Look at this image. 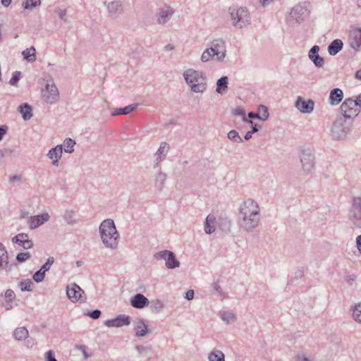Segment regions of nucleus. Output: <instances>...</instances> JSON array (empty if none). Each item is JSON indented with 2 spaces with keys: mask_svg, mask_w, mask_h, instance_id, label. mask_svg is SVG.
<instances>
[{
  "mask_svg": "<svg viewBox=\"0 0 361 361\" xmlns=\"http://www.w3.org/2000/svg\"><path fill=\"white\" fill-rule=\"evenodd\" d=\"M238 224L244 231L252 232L260 225L262 215L259 203L252 199L247 198L243 201L238 209Z\"/></svg>",
  "mask_w": 361,
  "mask_h": 361,
  "instance_id": "f257e3e1",
  "label": "nucleus"
},
{
  "mask_svg": "<svg viewBox=\"0 0 361 361\" xmlns=\"http://www.w3.org/2000/svg\"><path fill=\"white\" fill-rule=\"evenodd\" d=\"M99 234L104 246L109 250H116L118 247L120 234L111 219L102 221L99 226Z\"/></svg>",
  "mask_w": 361,
  "mask_h": 361,
  "instance_id": "f03ea898",
  "label": "nucleus"
},
{
  "mask_svg": "<svg viewBox=\"0 0 361 361\" xmlns=\"http://www.w3.org/2000/svg\"><path fill=\"white\" fill-rule=\"evenodd\" d=\"M183 77L191 92L203 94L207 90V77L204 71L188 68L183 72Z\"/></svg>",
  "mask_w": 361,
  "mask_h": 361,
  "instance_id": "7ed1b4c3",
  "label": "nucleus"
},
{
  "mask_svg": "<svg viewBox=\"0 0 361 361\" xmlns=\"http://www.w3.org/2000/svg\"><path fill=\"white\" fill-rule=\"evenodd\" d=\"M231 24L236 28L243 29L251 24L249 11L245 7L232 6L228 8Z\"/></svg>",
  "mask_w": 361,
  "mask_h": 361,
  "instance_id": "20e7f679",
  "label": "nucleus"
},
{
  "mask_svg": "<svg viewBox=\"0 0 361 361\" xmlns=\"http://www.w3.org/2000/svg\"><path fill=\"white\" fill-rule=\"evenodd\" d=\"M309 13L310 11L305 3L298 4L286 15V23L289 27H296L308 17Z\"/></svg>",
  "mask_w": 361,
  "mask_h": 361,
  "instance_id": "39448f33",
  "label": "nucleus"
},
{
  "mask_svg": "<svg viewBox=\"0 0 361 361\" xmlns=\"http://www.w3.org/2000/svg\"><path fill=\"white\" fill-rule=\"evenodd\" d=\"M353 121L338 116L332 124L331 134L334 138L343 140L347 137L351 131Z\"/></svg>",
  "mask_w": 361,
  "mask_h": 361,
  "instance_id": "423d86ee",
  "label": "nucleus"
},
{
  "mask_svg": "<svg viewBox=\"0 0 361 361\" xmlns=\"http://www.w3.org/2000/svg\"><path fill=\"white\" fill-rule=\"evenodd\" d=\"M299 159L303 173L310 175L315 169V156L310 148L302 149L299 152Z\"/></svg>",
  "mask_w": 361,
  "mask_h": 361,
  "instance_id": "0eeeda50",
  "label": "nucleus"
},
{
  "mask_svg": "<svg viewBox=\"0 0 361 361\" xmlns=\"http://www.w3.org/2000/svg\"><path fill=\"white\" fill-rule=\"evenodd\" d=\"M348 219L354 228H361V197H353L348 214Z\"/></svg>",
  "mask_w": 361,
  "mask_h": 361,
  "instance_id": "6e6552de",
  "label": "nucleus"
},
{
  "mask_svg": "<svg viewBox=\"0 0 361 361\" xmlns=\"http://www.w3.org/2000/svg\"><path fill=\"white\" fill-rule=\"evenodd\" d=\"M341 115L339 116L354 121V119L359 115L361 109L354 102V98H347L341 104L339 108Z\"/></svg>",
  "mask_w": 361,
  "mask_h": 361,
  "instance_id": "1a4fd4ad",
  "label": "nucleus"
},
{
  "mask_svg": "<svg viewBox=\"0 0 361 361\" xmlns=\"http://www.w3.org/2000/svg\"><path fill=\"white\" fill-rule=\"evenodd\" d=\"M42 98L44 102L49 104H54L59 102V92L53 80L48 82L42 89Z\"/></svg>",
  "mask_w": 361,
  "mask_h": 361,
  "instance_id": "9d476101",
  "label": "nucleus"
},
{
  "mask_svg": "<svg viewBox=\"0 0 361 361\" xmlns=\"http://www.w3.org/2000/svg\"><path fill=\"white\" fill-rule=\"evenodd\" d=\"M216 55V61L223 63L226 56V43L222 38L213 39L207 45Z\"/></svg>",
  "mask_w": 361,
  "mask_h": 361,
  "instance_id": "9b49d317",
  "label": "nucleus"
},
{
  "mask_svg": "<svg viewBox=\"0 0 361 361\" xmlns=\"http://www.w3.org/2000/svg\"><path fill=\"white\" fill-rule=\"evenodd\" d=\"M153 257L156 260H164L165 265L168 269H173L180 267V262L172 251L168 250H161L156 252Z\"/></svg>",
  "mask_w": 361,
  "mask_h": 361,
  "instance_id": "f8f14e48",
  "label": "nucleus"
},
{
  "mask_svg": "<svg viewBox=\"0 0 361 361\" xmlns=\"http://www.w3.org/2000/svg\"><path fill=\"white\" fill-rule=\"evenodd\" d=\"M66 295L72 302L84 303L86 301L84 290L76 283L67 286Z\"/></svg>",
  "mask_w": 361,
  "mask_h": 361,
  "instance_id": "ddd939ff",
  "label": "nucleus"
},
{
  "mask_svg": "<svg viewBox=\"0 0 361 361\" xmlns=\"http://www.w3.org/2000/svg\"><path fill=\"white\" fill-rule=\"evenodd\" d=\"M175 13L173 7L168 4H164L160 6L156 13L157 23L159 25H164L167 23Z\"/></svg>",
  "mask_w": 361,
  "mask_h": 361,
  "instance_id": "4468645a",
  "label": "nucleus"
},
{
  "mask_svg": "<svg viewBox=\"0 0 361 361\" xmlns=\"http://www.w3.org/2000/svg\"><path fill=\"white\" fill-rule=\"evenodd\" d=\"M314 102L311 99H305L299 96L295 102V107L301 113L310 114L314 109Z\"/></svg>",
  "mask_w": 361,
  "mask_h": 361,
  "instance_id": "2eb2a0df",
  "label": "nucleus"
},
{
  "mask_svg": "<svg viewBox=\"0 0 361 361\" xmlns=\"http://www.w3.org/2000/svg\"><path fill=\"white\" fill-rule=\"evenodd\" d=\"M169 149L170 145L167 142H161L159 147L154 154L155 159L153 167L154 169L159 167L161 162L166 159Z\"/></svg>",
  "mask_w": 361,
  "mask_h": 361,
  "instance_id": "dca6fc26",
  "label": "nucleus"
},
{
  "mask_svg": "<svg viewBox=\"0 0 361 361\" xmlns=\"http://www.w3.org/2000/svg\"><path fill=\"white\" fill-rule=\"evenodd\" d=\"M319 46L314 45L308 52V58L317 68H322L325 65V60L319 54Z\"/></svg>",
  "mask_w": 361,
  "mask_h": 361,
  "instance_id": "f3484780",
  "label": "nucleus"
},
{
  "mask_svg": "<svg viewBox=\"0 0 361 361\" xmlns=\"http://www.w3.org/2000/svg\"><path fill=\"white\" fill-rule=\"evenodd\" d=\"M133 331L136 337H145L150 331L148 329L147 322L144 319H136L133 322Z\"/></svg>",
  "mask_w": 361,
  "mask_h": 361,
  "instance_id": "a211bd4d",
  "label": "nucleus"
},
{
  "mask_svg": "<svg viewBox=\"0 0 361 361\" xmlns=\"http://www.w3.org/2000/svg\"><path fill=\"white\" fill-rule=\"evenodd\" d=\"M130 324V317L126 314H119L116 318L108 319L104 322L107 327H122Z\"/></svg>",
  "mask_w": 361,
  "mask_h": 361,
  "instance_id": "6ab92c4d",
  "label": "nucleus"
},
{
  "mask_svg": "<svg viewBox=\"0 0 361 361\" xmlns=\"http://www.w3.org/2000/svg\"><path fill=\"white\" fill-rule=\"evenodd\" d=\"M350 47L355 51L360 50L361 47V28L355 27L350 31L349 34Z\"/></svg>",
  "mask_w": 361,
  "mask_h": 361,
  "instance_id": "aec40b11",
  "label": "nucleus"
},
{
  "mask_svg": "<svg viewBox=\"0 0 361 361\" xmlns=\"http://www.w3.org/2000/svg\"><path fill=\"white\" fill-rule=\"evenodd\" d=\"M50 219V216L47 212L30 216L27 221L29 228L32 230L36 229L40 226L47 222Z\"/></svg>",
  "mask_w": 361,
  "mask_h": 361,
  "instance_id": "412c9836",
  "label": "nucleus"
},
{
  "mask_svg": "<svg viewBox=\"0 0 361 361\" xmlns=\"http://www.w3.org/2000/svg\"><path fill=\"white\" fill-rule=\"evenodd\" d=\"M13 266V264L8 262V255L6 249L3 244L0 243V269H4L6 273H9Z\"/></svg>",
  "mask_w": 361,
  "mask_h": 361,
  "instance_id": "4be33fe9",
  "label": "nucleus"
},
{
  "mask_svg": "<svg viewBox=\"0 0 361 361\" xmlns=\"http://www.w3.org/2000/svg\"><path fill=\"white\" fill-rule=\"evenodd\" d=\"M62 146L56 145V147L51 148L47 155L51 161V164L55 167H58L59 161L62 157Z\"/></svg>",
  "mask_w": 361,
  "mask_h": 361,
  "instance_id": "5701e85b",
  "label": "nucleus"
},
{
  "mask_svg": "<svg viewBox=\"0 0 361 361\" xmlns=\"http://www.w3.org/2000/svg\"><path fill=\"white\" fill-rule=\"evenodd\" d=\"M149 304V300L142 293H137L130 298V305L136 309H142Z\"/></svg>",
  "mask_w": 361,
  "mask_h": 361,
  "instance_id": "b1692460",
  "label": "nucleus"
},
{
  "mask_svg": "<svg viewBox=\"0 0 361 361\" xmlns=\"http://www.w3.org/2000/svg\"><path fill=\"white\" fill-rule=\"evenodd\" d=\"M1 297L4 298V300L1 301L2 307L7 311L12 310L13 307V302L16 298L14 291L11 289H7Z\"/></svg>",
  "mask_w": 361,
  "mask_h": 361,
  "instance_id": "393cba45",
  "label": "nucleus"
},
{
  "mask_svg": "<svg viewBox=\"0 0 361 361\" xmlns=\"http://www.w3.org/2000/svg\"><path fill=\"white\" fill-rule=\"evenodd\" d=\"M107 10L109 15L116 18L123 13V5L120 0H115L107 4Z\"/></svg>",
  "mask_w": 361,
  "mask_h": 361,
  "instance_id": "a878e982",
  "label": "nucleus"
},
{
  "mask_svg": "<svg viewBox=\"0 0 361 361\" xmlns=\"http://www.w3.org/2000/svg\"><path fill=\"white\" fill-rule=\"evenodd\" d=\"M135 350L139 357L149 359L153 355V348L150 345L138 344L135 346Z\"/></svg>",
  "mask_w": 361,
  "mask_h": 361,
  "instance_id": "bb28decb",
  "label": "nucleus"
},
{
  "mask_svg": "<svg viewBox=\"0 0 361 361\" xmlns=\"http://www.w3.org/2000/svg\"><path fill=\"white\" fill-rule=\"evenodd\" d=\"M343 99V92L340 88H334L330 91L329 103L331 106L338 105Z\"/></svg>",
  "mask_w": 361,
  "mask_h": 361,
  "instance_id": "cd10ccee",
  "label": "nucleus"
},
{
  "mask_svg": "<svg viewBox=\"0 0 361 361\" xmlns=\"http://www.w3.org/2000/svg\"><path fill=\"white\" fill-rule=\"evenodd\" d=\"M351 318L357 324H361V302L351 305L350 309Z\"/></svg>",
  "mask_w": 361,
  "mask_h": 361,
  "instance_id": "c85d7f7f",
  "label": "nucleus"
},
{
  "mask_svg": "<svg viewBox=\"0 0 361 361\" xmlns=\"http://www.w3.org/2000/svg\"><path fill=\"white\" fill-rule=\"evenodd\" d=\"M216 217L214 214H209L205 220L204 230L206 233L212 234L216 230Z\"/></svg>",
  "mask_w": 361,
  "mask_h": 361,
  "instance_id": "c756f323",
  "label": "nucleus"
},
{
  "mask_svg": "<svg viewBox=\"0 0 361 361\" xmlns=\"http://www.w3.org/2000/svg\"><path fill=\"white\" fill-rule=\"evenodd\" d=\"M219 316L226 324H233L237 320L235 314L232 311H220Z\"/></svg>",
  "mask_w": 361,
  "mask_h": 361,
  "instance_id": "7c9ffc66",
  "label": "nucleus"
},
{
  "mask_svg": "<svg viewBox=\"0 0 361 361\" xmlns=\"http://www.w3.org/2000/svg\"><path fill=\"white\" fill-rule=\"evenodd\" d=\"M343 43L342 40L336 39L328 46V52L331 56H335L343 49Z\"/></svg>",
  "mask_w": 361,
  "mask_h": 361,
  "instance_id": "2f4dec72",
  "label": "nucleus"
},
{
  "mask_svg": "<svg viewBox=\"0 0 361 361\" xmlns=\"http://www.w3.org/2000/svg\"><path fill=\"white\" fill-rule=\"evenodd\" d=\"M228 78L227 76H222L216 81V92L224 94L228 91Z\"/></svg>",
  "mask_w": 361,
  "mask_h": 361,
  "instance_id": "473e14b6",
  "label": "nucleus"
},
{
  "mask_svg": "<svg viewBox=\"0 0 361 361\" xmlns=\"http://www.w3.org/2000/svg\"><path fill=\"white\" fill-rule=\"evenodd\" d=\"M18 110L22 114V117L25 121H28L32 117V107L27 103L20 105Z\"/></svg>",
  "mask_w": 361,
  "mask_h": 361,
  "instance_id": "72a5a7b5",
  "label": "nucleus"
},
{
  "mask_svg": "<svg viewBox=\"0 0 361 361\" xmlns=\"http://www.w3.org/2000/svg\"><path fill=\"white\" fill-rule=\"evenodd\" d=\"M28 336V330L25 326L18 327L13 332V336L18 341L25 340Z\"/></svg>",
  "mask_w": 361,
  "mask_h": 361,
  "instance_id": "f704fd0d",
  "label": "nucleus"
},
{
  "mask_svg": "<svg viewBox=\"0 0 361 361\" xmlns=\"http://www.w3.org/2000/svg\"><path fill=\"white\" fill-rule=\"evenodd\" d=\"M167 178V174L159 170L154 176V185L159 190H161L164 187L165 181Z\"/></svg>",
  "mask_w": 361,
  "mask_h": 361,
  "instance_id": "c9c22d12",
  "label": "nucleus"
},
{
  "mask_svg": "<svg viewBox=\"0 0 361 361\" xmlns=\"http://www.w3.org/2000/svg\"><path fill=\"white\" fill-rule=\"evenodd\" d=\"M63 219L68 225H74L78 222L75 217V212L73 209L65 210L63 214Z\"/></svg>",
  "mask_w": 361,
  "mask_h": 361,
  "instance_id": "e433bc0d",
  "label": "nucleus"
},
{
  "mask_svg": "<svg viewBox=\"0 0 361 361\" xmlns=\"http://www.w3.org/2000/svg\"><path fill=\"white\" fill-rule=\"evenodd\" d=\"M137 104H130L122 108L116 109L112 113V116H116L118 115H127L133 112L137 107Z\"/></svg>",
  "mask_w": 361,
  "mask_h": 361,
  "instance_id": "4c0bfd02",
  "label": "nucleus"
},
{
  "mask_svg": "<svg viewBox=\"0 0 361 361\" xmlns=\"http://www.w3.org/2000/svg\"><path fill=\"white\" fill-rule=\"evenodd\" d=\"M212 60L216 61V55L212 49L207 46V47L202 52L200 61L202 63H207Z\"/></svg>",
  "mask_w": 361,
  "mask_h": 361,
  "instance_id": "58836bf2",
  "label": "nucleus"
},
{
  "mask_svg": "<svg viewBox=\"0 0 361 361\" xmlns=\"http://www.w3.org/2000/svg\"><path fill=\"white\" fill-rule=\"evenodd\" d=\"M22 55L23 56V59L27 62H34L36 61L35 48L34 47H30L23 51Z\"/></svg>",
  "mask_w": 361,
  "mask_h": 361,
  "instance_id": "ea45409f",
  "label": "nucleus"
},
{
  "mask_svg": "<svg viewBox=\"0 0 361 361\" xmlns=\"http://www.w3.org/2000/svg\"><path fill=\"white\" fill-rule=\"evenodd\" d=\"M209 361H225V356L224 353L217 349H214L209 353Z\"/></svg>",
  "mask_w": 361,
  "mask_h": 361,
  "instance_id": "a19ab883",
  "label": "nucleus"
},
{
  "mask_svg": "<svg viewBox=\"0 0 361 361\" xmlns=\"http://www.w3.org/2000/svg\"><path fill=\"white\" fill-rule=\"evenodd\" d=\"M62 146V150L65 152L71 154L74 152V146L75 145V141L70 137L66 138L63 140V144L60 145Z\"/></svg>",
  "mask_w": 361,
  "mask_h": 361,
  "instance_id": "79ce46f5",
  "label": "nucleus"
},
{
  "mask_svg": "<svg viewBox=\"0 0 361 361\" xmlns=\"http://www.w3.org/2000/svg\"><path fill=\"white\" fill-rule=\"evenodd\" d=\"M41 4L40 0H24L23 7L24 9L33 10Z\"/></svg>",
  "mask_w": 361,
  "mask_h": 361,
  "instance_id": "37998d69",
  "label": "nucleus"
},
{
  "mask_svg": "<svg viewBox=\"0 0 361 361\" xmlns=\"http://www.w3.org/2000/svg\"><path fill=\"white\" fill-rule=\"evenodd\" d=\"M258 114H259L260 120L265 121L269 116L268 108L264 105H259L258 106Z\"/></svg>",
  "mask_w": 361,
  "mask_h": 361,
  "instance_id": "c03bdc74",
  "label": "nucleus"
},
{
  "mask_svg": "<svg viewBox=\"0 0 361 361\" xmlns=\"http://www.w3.org/2000/svg\"><path fill=\"white\" fill-rule=\"evenodd\" d=\"M228 138L236 143H241L243 142V139L239 135L238 133L235 130H230L227 134Z\"/></svg>",
  "mask_w": 361,
  "mask_h": 361,
  "instance_id": "a18cd8bd",
  "label": "nucleus"
},
{
  "mask_svg": "<svg viewBox=\"0 0 361 361\" xmlns=\"http://www.w3.org/2000/svg\"><path fill=\"white\" fill-rule=\"evenodd\" d=\"M29 240L28 235L27 233H21L14 236L12 238L13 243H16L18 245H21L24 242H26Z\"/></svg>",
  "mask_w": 361,
  "mask_h": 361,
  "instance_id": "49530a36",
  "label": "nucleus"
},
{
  "mask_svg": "<svg viewBox=\"0 0 361 361\" xmlns=\"http://www.w3.org/2000/svg\"><path fill=\"white\" fill-rule=\"evenodd\" d=\"M33 283L30 279L23 280L19 283V287L21 291H31Z\"/></svg>",
  "mask_w": 361,
  "mask_h": 361,
  "instance_id": "de8ad7c7",
  "label": "nucleus"
},
{
  "mask_svg": "<svg viewBox=\"0 0 361 361\" xmlns=\"http://www.w3.org/2000/svg\"><path fill=\"white\" fill-rule=\"evenodd\" d=\"M45 277V272L40 269L33 274V280L37 283L42 282Z\"/></svg>",
  "mask_w": 361,
  "mask_h": 361,
  "instance_id": "09e8293b",
  "label": "nucleus"
},
{
  "mask_svg": "<svg viewBox=\"0 0 361 361\" xmlns=\"http://www.w3.org/2000/svg\"><path fill=\"white\" fill-rule=\"evenodd\" d=\"M31 257L30 252H20V253H18L16 256V260L21 263V262H23L25 261H26L27 259H30Z\"/></svg>",
  "mask_w": 361,
  "mask_h": 361,
  "instance_id": "8fccbe9b",
  "label": "nucleus"
},
{
  "mask_svg": "<svg viewBox=\"0 0 361 361\" xmlns=\"http://www.w3.org/2000/svg\"><path fill=\"white\" fill-rule=\"evenodd\" d=\"M20 78L21 73L19 71H15L12 75V77L9 81V84L11 85H16Z\"/></svg>",
  "mask_w": 361,
  "mask_h": 361,
  "instance_id": "3c124183",
  "label": "nucleus"
},
{
  "mask_svg": "<svg viewBox=\"0 0 361 361\" xmlns=\"http://www.w3.org/2000/svg\"><path fill=\"white\" fill-rule=\"evenodd\" d=\"M54 262V258L53 257H49L47 262L43 264L41 267V269L46 273V271H49Z\"/></svg>",
  "mask_w": 361,
  "mask_h": 361,
  "instance_id": "603ef678",
  "label": "nucleus"
},
{
  "mask_svg": "<svg viewBox=\"0 0 361 361\" xmlns=\"http://www.w3.org/2000/svg\"><path fill=\"white\" fill-rule=\"evenodd\" d=\"M153 307L156 310V311L160 312L163 310L164 305L163 302L160 300H155L152 302Z\"/></svg>",
  "mask_w": 361,
  "mask_h": 361,
  "instance_id": "864d4df0",
  "label": "nucleus"
},
{
  "mask_svg": "<svg viewBox=\"0 0 361 361\" xmlns=\"http://www.w3.org/2000/svg\"><path fill=\"white\" fill-rule=\"evenodd\" d=\"M44 357L46 361H57L54 356V352L51 350L45 353Z\"/></svg>",
  "mask_w": 361,
  "mask_h": 361,
  "instance_id": "5fc2aeb1",
  "label": "nucleus"
},
{
  "mask_svg": "<svg viewBox=\"0 0 361 361\" xmlns=\"http://www.w3.org/2000/svg\"><path fill=\"white\" fill-rule=\"evenodd\" d=\"M55 12L59 15V18L64 22L67 21L66 18V10L58 8L55 10Z\"/></svg>",
  "mask_w": 361,
  "mask_h": 361,
  "instance_id": "6e6d98bb",
  "label": "nucleus"
},
{
  "mask_svg": "<svg viewBox=\"0 0 361 361\" xmlns=\"http://www.w3.org/2000/svg\"><path fill=\"white\" fill-rule=\"evenodd\" d=\"M356 278H357L356 275L350 274L345 277V281L350 286H352L356 281Z\"/></svg>",
  "mask_w": 361,
  "mask_h": 361,
  "instance_id": "4d7b16f0",
  "label": "nucleus"
},
{
  "mask_svg": "<svg viewBox=\"0 0 361 361\" xmlns=\"http://www.w3.org/2000/svg\"><path fill=\"white\" fill-rule=\"evenodd\" d=\"M101 313H102V312H101V311H100V310H93V311H92V312H90L88 313V315H89L91 318H92V319H99V317L101 316Z\"/></svg>",
  "mask_w": 361,
  "mask_h": 361,
  "instance_id": "13d9d810",
  "label": "nucleus"
},
{
  "mask_svg": "<svg viewBox=\"0 0 361 361\" xmlns=\"http://www.w3.org/2000/svg\"><path fill=\"white\" fill-rule=\"evenodd\" d=\"M233 114H235L236 116H240L243 118H244V116H245V110L243 109L240 108V107L235 108L233 110Z\"/></svg>",
  "mask_w": 361,
  "mask_h": 361,
  "instance_id": "bf43d9fd",
  "label": "nucleus"
},
{
  "mask_svg": "<svg viewBox=\"0 0 361 361\" xmlns=\"http://www.w3.org/2000/svg\"><path fill=\"white\" fill-rule=\"evenodd\" d=\"M7 126H0V141L3 139L4 136L7 133Z\"/></svg>",
  "mask_w": 361,
  "mask_h": 361,
  "instance_id": "052dcab7",
  "label": "nucleus"
},
{
  "mask_svg": "<svg viewBox=\"0 0 361 361\" xmlns=\"http://www.w3.org/2000/svg\"><path fill=\"white\" fill-rule=\"evenodd\" d=\"M24 249H30L32 245H33V243L29 239L28 240H27L26 242H24L23 243H22L20 245Z\"/></svg>",
  "mask_w": 361,
  "mask_h": 361,
  "instance_id": "680f3d73",
  "label": "nucleus"
},
{
  "mask_svg": "<svg viewBox=\"0 0 361 361\" xmlns=\"http://www.w3.org/2000/svg\"><path fill=\"white\" fill-rule=\"evenodd\" d=\"M274 0H259V4L262 7H267L272 4Z\"/></svg>",
  "mask_w": 361,
  "mask_h": 361,
  "instance_id": "e2e57ef3",
  "label": "nucleus"
},
{
  "mask_svg": "<svg viewBox=\"0 0 361 361\" xmlns=\"http://www.w3.org/2000/svg\"><path fill=\"white\" fill-rule=\"evenodd\" d=\"M194 294L193 290H189L186 292L185 298L188 300H191L194 298Z\"/></svg>",
  "mask_w": 361,
  "mask_h": 361,
  "instance_id": "0e129e2a",
  "label": "nucleus"
},
{
  "mask_svg": "<svg viewBox=\"0 0 361 361\" xmlns=\"http://www.w3.org/2000/svg\"><path fill=\"white\" fill-rule=\"evenodd\" d=\"M354 102L355 105L361 109V94L358 96L355 97L354 99Z\"/></svg>",
  "mask_w": 361,
  "mask_h": 361,
  "instance_id": "69168bd1",
  "label": "nucleus"
},
{
  "mask_svg": "<svg viewBox=\"0 0 361 361\" xmlns=\"http://www.w3.org/2000/svg\"><path fill=\"white\" fill-rule=\"evenodd\" d=\"M356 246H357V250H359V252L361 254V235H358L356 238Z\"/></svg>",
  "mask_w": 361,
  "mask_h": 361,
  "instance_id": "338daca9",
  "label": "nucleus"
},
{
  "mask_svg": "<svg viewBox=\"0 0 361 361\" xmlns=\"http://www.w3.org/2000/svg\"><path fill=\"white\" fill-rule=\"evenodd\" d=\"M295 361H310V359L305 355H297Z\"/></svg>",
  "mask_w": 361,
  "mask_h": 361,
  "instance_id": "774afa93",
  "label": "nucleus"
}]
</instances>
